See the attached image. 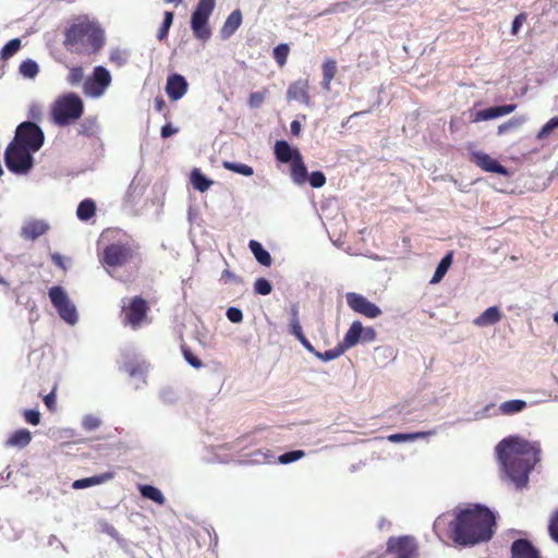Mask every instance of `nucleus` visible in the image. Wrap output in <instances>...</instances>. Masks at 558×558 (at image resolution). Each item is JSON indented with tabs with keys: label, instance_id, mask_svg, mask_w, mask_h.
<instances>
[{
	"label": "nucleus",
	"instance_id": "nucleus-1",
	"mask_svg": "<svg viewBox=\"0 0 558 558\" xmlns=\"http://www.w3.org/2000/svg\"><path fill=\"white\" fill-rule=\"evenodd\" d=\"M448 513L440 514L434 522L438 536L446 535L461 546H473L488 542L494 535L495 515L485 506L469 505L454 508L452 519Z\"/></svg>",
	"mask_w": 558,
	"mask_h": 558
},
{
	"label": "nucleus",
	"instance_id": "nucleus-2",
	"mask_svg": "<svg viewBox=\"0 0 558 558\" xmlns=\"http://www.w3.org/2000/svg\"><path fill=\"white\" fill-rule=\"evenodd\" d=\"M496 450L508 476L517 487L526 486L530 472L539 462V444L520 436H509L498 444Z\"/></svg>",
	"mask_w": 558,
	"mask_h": 558
},
{
	"label": "nucleus",
	"instance_id": "nucleus-3",
	"mask_svg": "<svg viewBox=\"0 0 558 558\" xmlns=\"http://www.w3.org/2000/svg\"><path fill=\"white\" fill-rule=\"evenodd\" d=\"M101 240L106 241L100 262L109 267H122L135 255L138 245L124 231L120 229H106L101 233Z\"/></svg>",
	"mask_w": 558,
	"mask_h": 558
},
{
	"label": "nucleus",
	"instance_id": "nucleus-4",
	"mask_svg": "<svg viewBox=\"0 0 558 558\" xmlns=\"http://www.w3.org/2000/svg\"><path fill=\"white\" fill-rule=\"evenodd\" d=\"M104 44V32L94 23H76L65 32L64 45L66 49L78 54H95L102 48Z\"/></svg>",
	"mask_w": 558,
	"mask_h": 558
},
{
	"label": "nucleus",
	"instance_id": "nucleus-5",
	"mask_svg": "<svg viewBox=\"0 0 558 558\" xmlns=\"http://www.w3.org/2000/svg\"><path fill=\"white\" fill-rule=\"evenodd\" d=\"M84 113V102L75 93L59 96L51 105L50 116L58 126H66L76 122Z\"/></svg>",
	"mask_w": 558,
	"mask_h": 558
},
{
	"label": "nucleus",
	"instance_id": "nucleus-6",
	"mask_svg": "<svg viewBox=\"0 0 558 558\" xmlns=\"http://www.w3.org/2000/svg\"><path fill=\"white\" fill-rule=\"evenodd\" d=\"M31 151L24 145H19L12 141L4 151V163L7 168L16 174L27 173L34 163V159Z\"/></svg>",
	"mask_w": 558,
	"mask_h": 558
},
{
	"label": "nucleus",
	"instance_id": "nucleus-7",
	"mask_svg": "<svg viewBox=\"0 0 558 558\" xmlns=\"http://www.w3.org/2000/svg\"><path fill=\"white\" fill-rule=\"evenodd\" d=\"M214 9L215 0H198L191 16V29L195 38L206 41L211 36L208 20Z\"/></svg>",
	"mask_w": 558,
	"mask_h": 558
},
{
	"label": "nucleus",
	"instance_id": "nucleus-8",
	"mask_svg": "<svg viewBox=\"0 0 558 558\" xmlns=\"http://www.w3.org/2000/svg\"><path fill=\"white\" fill-rule=\"evenodd\" d=\"M149 305L142 296L130 299L122 307V324L136 330L148 323Z\"/></svg>",
	"mask_w": 558,
	"mask_h": 558
},
{
	"label": "nucleus",
	"instance_id": "nucleus-9",
	"mask_svg": "<svg viewBox=\"0 0 558 558\" xmlns=\"http://www.w3.org/2000/svg\"><path fill=\"white\" fill-rule=\"evenodd\" d=\"M13 141L19 145H24L31 151L36 153L41 148L45 135L36 123L26 121L16 128Z\"/></svg>",
	"mask_w": 558,
	"mask_h": 558
},
{
	"label": "nucleus",
	"instance_id": "nucleus-10",
	"mask_svg": "<svg viewBox=\"0 0 558 558\" xmlns=\"http://www.w3.org/2000/svg\"><path fill=\"white\" fill-rule=\"evenodd\" d=\"M386 558H417L418 546L413 536L389 537L385 551Z\"/></svg>",
	"mask_w": 558,
	"mask_h": 558
},
{
	"label": "nucleus",
	"instance_id": "nucleus-11",
	"mask_svg": "<svg viewBox=\"0 0 558 558\" xmlns=\"http://www.w3.org/2000/svg\"><path fill=\"white\" fill-rule=\"evenodd\" d=\"M49 298L52 305L57 308L60 317L66 323L73 325L77 320L75 306L69 300L65 291L59 287H51L49 289Z\"/></svg>",
	"mask_w": 558,
	"mask_h": 558
},
{
	"label": "nucleus",
	"instance_id": "nucleus-12",
	"mask_svg": "<svg viewBox=\"0 0 558 558\" xmlns=\"http://www.w3.org/2000/svg\"><path fill=\"white\" fill-rule=\"evenodd\" d=\"M111 84V75L109 71L98 65L94 69L92 77L87 78L84 84L85 94L93 97H100Z\"/></svg>",
	"mask_w": 558,
	"mask_h": 558
},
{
	"label": "nucleus",
	"instance_id": "nucleus-13",
	"mask_svg": "<svg viewBox=\"0 0 558 558\" xmlns=\"http://www.w3.org/2000/svg\"><path fill=\"white\" fill-rule=\"evenodd\" d=\"M345 301L352 311L367 318H376L381 314V310L376 304L356 292H348Z\"/></svg>",
	"mask_w": 558,
	"mask_h": 558
},
{
	"label": "nucleus",
	"instance_id": "nucleus-14",
	"mask_svg": "<svg viewBox=\"0 0 558 558\" xmlns=\"http://www.w3.org/2000/svg\"><path fill=\"white\" fill-rule=\"evenodd\" d=\"M470 160L483 171L508 175L506 167L500 165L498 160L483 151H473L470 154Z\"/></svg>",
	"mask_w": 558,
	"mask_h": 558
},
{
	"label": "nucleus",
	"instance_id": "nucleus-15",
	"mask_svg": "<svg viewBox=\"0 0 558 558\" xmlns=\"http://www.w3.org/2000/svg\"><path fill=\"white\" fill-rule=\"evenodd\" d=\"M187 82L181 74H171L167 78L166 93L173 101L181 99L187 92Z\"/></svg>",
	"mask_w": 558,
	"mask_h": 558
},
{
	"label": "nucleus",
	"instance_id": "nucleus-16",
	"mask_svg": "<svg viewBox=\"0 0 558 558\" xmlns=\"http://www.w3.org/2000/svg\"><path fill=\"white\" fill-rule=\"evenodd\" d=\"M511 558H541V556L530 541L519 538L511 545Z\"/></svg>",
	"mask_w": 558,
	"mask_h": 558
},
{
	"label": "nucleus",
	"instance_id": "nucleus-17",
	"mask_svg": "<svg viewBox=\"0 0 558 558\" xmlns=\"http://www.w3.org/2000/svg\"><path fill=\"white\" fill-rule=\"evenodd\" d=\"M308 82L306 80H299L289 85L287 90L288 100H295L301 104L308 105Z\"/></svg>",
	"mask_w": 558,
	"mask_h": 558
},
{
	"label": "nucleus",
	"instance_id": "nucleus-18",
	"mask_svg": "<svg viewBox=\"0 0 558 558\" xmlns=\"http://www.w3.org/2000/svg\"><path fill=\"white\" fill-rule=\"evenodd\" d=\"M290 332L302 343L307 351H314V347L304 336L299 318V306L298 304L291 305V319H290Z\"/></svg>",
	"mask_w": 558,
	"mask_h": 558
},
{
	"label": "nucleus",
	"instance_id": "nucleus-19",
	"mask_svg": "<svg viewBox=\"0 0 558 558\" xmlns=\"http://www.w3.org/2000/svg\"><path fill=\"white\" fill-rule=\"evenodd\" d=\"M515 108H517V105L509 104V105L490 107V108H487L484 110H480L475 113L473 121L474 122L487 121V120H492V119H495L498 117H502V116L513 112L515 110Z\"/></svg>",
	"mask_w": 558,
	"mask_h": 558
},
{
	"label": "nucleus",
	"instance_id": "nucleus-20",
	"mask_svg": "<svg viewBox=\"0 0 558 558\" xmlns=\"http://www.w3.org/2000/svg\"><path fill=\"white\" fill-rule=\"evenodd\" d=\"M274 153L276 159L282 163L292 162L296 159V155L300 154L298 149L292 148L286 141H277L274 147Z\"/></svg>",
	"mask_w": 558,
	"mask_h": 558
},
{
	"label": "nucleus",
	"instance_id": "nucleus-21",
	"mask_svg": "<svg viewBox=\"0 0 558 558\" xmlns=\"http://www.w3.org/2000/svg\"><path fill=\"white\" fill-rule=\"evenodd\" d=\"M363 331L364 327L362 326V323L359 320L353 322L349 327L348 331L345 332L343 340L340 342V344L343 347L344 350L354 347L361 340Z\"/></svg>",
	"mask_w": 558,
	"mask_h": 558
},
{
	"label": "nucleus",
	"instance_id": "nucleus-22",
	"mask_svg": "<svg viewBox=\"0 0 558 558\" xmlns=\"http://www.w3.org/2000/svg\"><path fill=\"white\" fill-rule=\"evenodd\" d=\"M501 319V313L497 306H490L474 319V324L480 327L495 325Z\"/></svg>",
	"mask_w": 558,
	"mask_h": 558
},
{
	"label": "nucleus",
	"instance_id": "nucleus-23",
	"mask_svg": "<svg viewBox=\"0 0 558 558\" xmlns=\"http://www.w3.org/2000/svg\"><path fill=\"white\" fill-rule=\"evenodd\" d=\"M32 441V434L26 428H21L13 432L8 438L5 445L8 447L24 448Z\"/></svg>",
	"mask_w": 558,
	"mask_h": 558
},
{
	"label": "nucleus",
	"instance_id": "nucleus-24",
	"mask_svg": "<svg viewBox=\"0 0 558 558\" xmlns=\"http://www.w3.org/2000/svg\"><path fill=\"white\" fill-rule=\"evenodd\" d=\"M48 230V225L44 221H31L23 227L22 234L25 239L35 240L45 234Z\"/></svg>",
	"mask_w": 558,
	"mask_h": 558
},
{
	"label": "nucleus",
	"instance_id": "nucleus-25",
	"mask_svg": "<svg viewBox=\"0 0 558 558\" xmlns=\"http://www.w3.org/2000/svg\"><path fill=\"white\" fill-rule=\"evenodd\" d=\"M291 178L296 184H304L307 180V169L301 154L291 162Z\"/></svg>",
	"mask_w": 558,
	"mask_h": 558
},
{
	"label": "nucleus",
	"instance_id": "nucleus-26",
	"mask_svg": "<svg viewBox=\"0 0 558 558\" xmlns=\"http://www.w3.org/2000/svg\"><path fill=\"white\" fill-rule=\"evenodd\" d=\"M113 477V473L107 472L92 477H85L73 482L72 487L74 489H83L94 485L102 484Z\"/></svg>",
	"mask_w": 558,
	"mask_h": 558
},
{
	"label": "nucleus",
	"instance_id": "nucleus-27",
	"mask_svg": "<svg viewBox=\"0 0 558 558\" xmlns=\"http://www.w3.org/2000/svg\"><path fill=\"white\" fill-rule=\"evenodd\" d=\"M242 13L240 10H234L226 20L221 34L223 37H230L241 25Z\"/></svg>",
	"mask_w": 558,
	"mask_h": 558
},
{
	"label": "nucleus",
	"instance_id": "nucleus-28",
	"mask_svg": "<svg viewBox=\"0 0 558 558\" xmlns=\"http://www.w3.org/2000/svg\"><path fill=\"white\" fill-rule=\"evenodd\" d=\"M248 247L253 255L255 256L256 260L263 265V266H270L271 265V256L270 254L263 247V245L255 241L251 240L248 243Z\"/></svg>",
	"mask_w": 558,
	"mask_h": 558
},
{
	"label": "nucleus",
	"instance_id": "nucleus-29",
	"mask_svg": "<svg viewBox=\"0 0 558 558\" xmlns=\"http://www.w3.org/2000/svg\"><path fill=\"white\" fill-rule=\"evenodd\" d=\"M323 88L326 90H330L331 81L335 78L337 74V63L332 59H327L323 62Z\"/></svg>",
	"mask_w": 558,
	"mask_h": 558
},
{
	"label": "nucleus",
	"instance_id": "nucleus-30",
	"mask_svg": "<svg viewBox=\"0 0 558 558\" xmlns=\"http://www.w3.org/2000/svg\"><path fill=\"white\" fill-rule=\"evenodd\" d=\"M96 214V204L93 199L86 198L82 201L76 209L77 218L82 221H87Z\"/></svg>",
	"mask_w": 558,
	"mask_h": 558
},
{
	"label": "nucleus",
	"instance_id": "nucleus-31",
	"mask_svg": "<svg viewBox=\"0 0 558 558\" xmlns=\"http://www.w3.org/2000/svg\"><path fill=\"white\" fill-rule=\"evenodd\" d=\"M452 255L453 253L449 252L441 258L430 279V283H438L445 277L446 272L452 264Z\"/></svg>",
	"mask_w": 558,
	"mask_h": 558
},
{
	"label": "nucleus",
	"instance_id": "nucleus-32",
	"mask_svg": "<svg viewBox=\"0 0 558 558\" xmlns=\"http://www.w3.org/2000/svg\"><path fill=\"white\" fill-rule=\"evenodd\" d=\"M526 402L524 400L515 399L505 401L499 405V411L504 415H512L523 411L526 408Z\"/></svg>",
	"mask_w": 558,
	"mask_h": 558
},
{
	"label": "nucleus",
	"instance_id": "nucleus-33",
	"mask_svg": "<svg viewBox=\"0 0 558 558\" xmlns=\"http://www.w3.org/2000/svg\"><path fill=\"white\" fill-rule=\"evenodd\" d=\"M140 492L143 497L155 501L158 505H163L166 502V498L162 493L155 486L151 485H141Z\"/></svg>",
	"mask_w": 558,
	"mask_h": 558
},
{
	"label": "nucleus",
	"instance_id": "nucleus-34",
	"mask_svg": "<svg viewBox=\"0 0 558 558\" xmlns=\"http://www.w3.org/2000/svg\"><path fill=\"white\" fill-rule=\"evenodd\" d=\"M191 182H192L194 189H196L199 192L207 191L210 187V185L213 184V181L207 179L198 169H194L192 171Z\"/></svg>",
	"mask_w": 558,
	"mask_h": 558
},
{
	"label": "nucleus",
	"instance_id": "nucleus-35",
	"mask_svg": "<svg viewBox=\"0 0 558 558\" xmlns=\"http://www.w3.org/2000/svg\"><path fill=\"white\" fill-rule=\"evenodd\" d=\"M344 351L345 350L343 349V347L340 343H338L337 347H335L331 350H327L325 352H319L315 348H314V351H310V352L312 354H314L317 359H319L324 362H328V361L338 359L340 355H342L344 353Z\"/></svg>",
	"mask_w": 558,
	"mask_h": 558
},
{
	"label": "nucleus",
	"instance_id": "nucleus-36",
	"mask_svg": "<svg viewBox=\"0 0 558 558\" xmlns=\"http://www.w3.org/2000/svg\"><path fill=\"white\" fill-rule=\"evenodd\" d=\"M222 167L229 171H232L238 174H242L245 177H251L254 173V170L251 166L244 163H238L233 161L225 160L222 161Z\"/></svg>",
	"mask_w": 558,
	"mask_h": 558
},
{
	"label": "nucleus",
	"instance_id": "nucleus-37",
	"mask_svg": "<svg viewBox=\"0 0 558 558\" xmlns=\"http://www.w3.org/2000/svg\"><path fill=\"white\" fill-rule=\"evenodd\" d=\"M173 13L170 12V11H166L165 14H163V22L162 24L160 25L158 32H157V39L158 40H163L168 37V34H169V29L173 23Z\"/></svg>",
	"mask_w": 558,
	"mask_h": 558
},
{
	"label": "nucleus",
	"instance_id": "nucleus-38",
	"mask_svg": "<svg viewBox=\"0 0 558 558\" xmlns=\"http://www.w3.org/2000/svg\"><path fill=\"white\" fill-rule=\"evenodd\" d=\"M289 52L290 47L287 44H279L277 47H275L272 56L280 68L286 65Z\"/></svg>",
	"mask_w": 558,
	"mask_h": 558
},
{
	"label": "nucleus",
	"instance_id": "nucleus-39",
	"mask_svg": "<svg viewBox=\"0 0 558 558\" xmlns=\"http://www.w3.org/2000/svg\"><path fill=\"white\" fill-rule=\"evenodd\" d=\"M268 95V89L263 88L259 92H253L248 95L247 105L252 109L259 108L263 102L265 101L266 97Z\"/></svg>",
	"mask_w": 558,
	"mask_h": 558
},
{
	"label": "nucleus",
	"instance_id": "nucleus-40",
	"mask_svg": "<svg viewBox=\"0 0 558 558\" xmlns=\"http://www.w3.org/2000/svg\"><path fill=\"white\" fill-rule=\"evenodd\" d=\"M39 71L38 64L31 59L23 61L20 65V72L23 76L34 78Z\"/></svg>",
	"mask_w": 558,
	"mask_h": 558
},
{
	"label": "nucleus",
	"instance_id": "nucleus-41",
	"mask_svg": "<svg viewBox=\"0 0 558 558\" xmlns=\"http://www.w3.org/2000/svg\"><path fill=\"white\" fill-rule=\"evenodd\" d=\"M21 48V40L19 38L11 39L8 41L1 50V59L8 60L14 56Z\"/></svg>",
	"mask_w": 558,
	"mask_h": 558
},
{
	"label": "nucleus",
	"instance_id": "nucleus-42",
	"mask_svg": "<svg viewBox=\"0 0 558 558\" xmlns=\"http://www.w3.org/2000/svg\"><path fill=\"white\" fill-rule=\"evenodd\" d=\"M523 122H524V119L522 117H513L510 120H508L507 122L500 124L498 126L497 132L499 135L505 134L511 130L518 129L519 126L522 125Z\"/></svg>",
	"mask_w": 558,
	"mask_h": 558
},
{
	"label": "nucleus",
	"instance_id": "nucleus-43",
	"mask_svg": "<svg viewBox=\"0 0 558 558\" xmlns=\"http://www.w3.org/2000/svg\"><path fill=\"white\" fill-rule=\"evenodd\" d=\"M181 351L184 356V360L194 368H201L203 366V362L192 352V350L186 345H181Z\"/></svg>",
	"mask_w": 558,
	"mask_h": 558
},
{
	"label": "nucleus",
	"instance_id": "nucleus-44",
	"mask_svg": "<svg viewBox=\"0 0 558 558\" xmlns=\"http://www.w3.org/2000/svg\"><path fill=\"white\" fill-rule=\"evenodd\" d=\"M425 434L424 433H411V434H403V433H398V434H391L387 437V439L390 441V442H402V441H411V440H415L417 438H421L423 437Z\"/></svg>",
	"mask_w": 558,
	"mask_h": 558
},
{
	"label": "nucleus",
	"instance_id": "nucleus-45",
	"mask_svg": "<svg viewBox=\"0 0 558 558\" xmlns=\"http://www.w3.org/2000/svg\"><path fill=\"white\" fill-rule=\"evenodd\" d=\"M272 291L271 283L265 278H258L254 282V292L259 295H268Z\"/></svg>",
	"mask_w": 558,
	"mask_h": 558
},
{
	"label": "nucleus",
	"instance_id": "nucleus-46",
	"mask_svg": "<svg viewBox=\"0 0 558 558\" xmlns=\"http://www.w3.org/2000/svg\"><path fill=\"white\" fill-rule=\"evenodd\" d=\"M305 452L303 450H293L286 452L278 457V462L281 464H288L303 458Z\"/></svg>",
	"mask_w": 558,
	"mask_h": 558
},
{
	"label": "nucleus",
	"instance_id": "nucleus-47",
	"mask_svg": "<svg viewBox=\"0 0 558 558\" xmlns=\"http://www.w3.org/2000/svg\"><path fill=\"white\" fill-rule=\"evenodd\" d=\"M84 77V71L81 66H73L68 74V83L72 86L78 85Z\"/></svg>",
	"mask_w": 558,
	"mask_h": 558
},
{
	"label": "nucleus",
	"instance_id": "nucleus-48",
	"mask_svg": "<svg viewBox=\"0 0 558 558\" xmlns=\"http://www.w3.org/2000/svg\"><path fill=\"white\" fill-rule=\"evenodd\" d=\"M556 128H558V117L551 118L537 133V138L547 137Z\"/></svg>",
	"mask_w": 558,
	"mask_h": 558
},
{
	"label": "nucleus",
	"instance_id": "nucleus-49",
	"mask_svg": "<svg viewBox=\"0 0 558 558\" xmlns=\"http://www.w3.org/2000/svg\"><path fill=\"white\" fill-rule=\"evenodd\" d=\"M548 533L549 536L558 543V509L554 511L550 515L549 522H548Z\"/></svg>",
	"mask_w": 558,
	"mask_h": 558
},
{
	"label": "nucleus",
	"instance_id": "nucleus-50",
	"mask_svg": "<svg viewBox=\"0 0 558 558\" xmlns=\"http://www.w3.org/2000/svg\"><path fill=\"white\" fill-rule=\"evenodd\" d=\"M308 182L312 187L319 189L325 185L326 177L322 171H314L307 175Z\"/></svg>",
	"mask_w": 558,
	"mask_h": 558
},
{
	"label": "nucleus",
	"instance_id": "nucleus-51",
	"mask_svg": "<svg viewBox=\"0 0 558 558\" xmlns=\"http://www.w3.org/2000/svg\"><path fill=\"white\" fill-rule=\"evenodd\" d=\"M82 425L85 430L90 432L99 427L100 421L94 415H87L83 418Z\"/></svg>",
	"mask_w": 558,
	"mask_h": 558
},
{
	"label": "nucleus",
	"instance_id": "nucleus-52",
	"mask_svg": "<svg viewBox=\"0 0 558 558\" xmlns=\"http://www.w3.org/2000/svg\"><path fill=\"white\" fill-rule=\"evenodd\" d=\"M23 416H24V420L27 423H29V424H32L34 426H36V425H38L40 423V417L41 416H40L39 411H37V410H33V409L32 410H25L24 413H23Z\"/></svg>",
	"mask_w": 558,
	"mask_h": 558
},
{
	"label": "nucleus",
	"instance_id": "nucleus-53",
	"mask_svg": "<svg viewBox=\"0 0 558 558\" xmlns=\"http://www.w3.org/2000/svg\"><path fill=\"white\" fill-rule=\"evenodd\" d=\"M226 315L231 323H241L243 320V313L236 307H229Z\"/></svg>",
	"mask_w": 558,
	"mask_h": 558
},
{
	"label": "nucleus",
	"instance_id": "nucleus-54",
	"mask_svg": "<svg viewBox=\"0 0 558 558\" xmlns=\"http://www.w3.org/2000/svg\"><path fill=\"white\" fill-rule=\"evenodd\" d=\"M527 15L526 13L522 12L518 14L514 20L512 21L511 25V34L517 35L519 33L520 27L523 25V23L526 22Z\"/></svg>",
	"mask_w": 558,
	"mask_h": 558
},
{
	"label": "nucleus",
	"instance_id": "nucleus-55",
	"mask_svg": "<svg viewBox=\"0 0 558 558\" xmlns=\"http://www.w3.org/2000/svg\"><path fill=\"white\" fill-rule=\"evenodd\" d=\"M221 279L228 283L230 281H233L235 283H241L242 282V279L240 277H238L236 275H234L231 270L229 269H225L222 271V275H221Z\"/></svg>",
	"mask_w": 558,
	"mask_h": 558
},
{
	"label": "nucleus",
	"instance_id": "nucleus-56",
	"mask_svg": "<svg viewBox=\"0 0 558 558\" xmlns=\"http://www.w3.org/2000/svg\"><path fill=\"white\" fill-rule=\"evenodd\" d=\"M110 60H111V62H113L118 65H123L125 63V58L120 50H113L110 53Z\"/></svg>",
	"mask_w": 558,
	"mask_h": 558
},
{
	"label": "nucleus",
	"instance_id": "nucleus-57",
	"mask_svg": "<svg viewBox=\"0 0 558 558\" xmlns=\"http://www.w3.org/2000/svg\"><path fill=\"white\" fill-rule=\"evenodd\" d=\"M375 338H376V331L374 328H372V327L364 328V331L362 332L361 340L371 342V341L375 340Z\"/></svg>",
	"mask_w": 558,
	"mask_h": 558
},
{
	"label": "nucleus",
	"instance_id": "nucleus-58",
	"mask_svg": "<svg viewBox=\"0 0 558 558\" xmlns=\"http://www.w3.org/2000/svg\"><path fill=\"white\" fill-rule=\"evenodd\" d=\"M44 402L46 404V407L50 410V411H54L56 410V395H54V389L48 393L47 396H45L44 398Z\"/></svg>",
	"mask_w": 558,
	"mask_h": 558
},
{
	"label": "nucleus",
	"instance_id": "nucleus-59",
	"mask_svg": "<svg viewBox=\"0 0 558 558\" xmlns=\"http://www.w3.org/2000/svg\"><path fill=\"white\" fill-rule=\"evenodd\" d=\"M252 458L258 462L260 461L259 458H263V461H265V462H270L274 457L271 454H269L268 452H263L262 450H256L252 453Z\"/></svg>",
	"mask_w": 558,
	"mask_h": 558
},
{
	"label": "nucleus",
	"instance_id": "nucleus-60",
	"mask_svg": "<svg viewBox=\"0 0 558 558\" xmlns=\"http://www.w3.org/2000/svg\"><path fill=\"white\" fill-rule=\"evenodd\" d=\"M178 132V129L173 128L170 123L165 124L161 128V136L163 138L170 137Z\"/></svg>",
	"mask_w": 558,
	"mask_h": 558
},
{
	"label": "nucleus",
	"instance_id": "nucleus-61",
	"mask_svg": "<svg viewBox=\"0 0 558 558\" xmlns=\"http://www.w3.org/2000/svg\"><path fill=\"white\" fill-rule=\"evenodd\" d=\"M291 133L294 136H299L301 133V123L298 120H293L290 124Z\"/></svg>",
	"mask_w": 558,
	"mask_h": 558
},
{
	"label": "nucleus",
	"instance_id": "nucleus-62",
	"mask_svg": "<svg viewBox=\"0 0 558 558\" xmlns=\"http://www.w3.org/2000/svg\"><path fill=\"white\" fill-rule=\"evenodd\" d=\"M51 260L53 262V264L60 268H65L64 267V263H63V257L58 254V253H54L51 255Z\"/></svg>",
	"mask_w": 558,
	"mask_h": 558
},
{
	"label": "nucleus",
	"instance_id": "nucleus-63",
	"mask_svg": "<svg viewBox=\"0 0 558 558\" xmlns=\"http://www.w3.org/2000/svg\"><path fill=\"white\" fill-rule=\"evenodd\" d=\"M166 108V102L162 97H157L155 99V109L159 112L163 111Z\"/></svg>",
	"mask_w": 558,
	"mask_h": 558
},
{
	"label": "nucleus",
	"instance_id": "nucleus-64",
	"mask_svg": "<svg viewBox=\"0 0 558 558\" xmlns=\"http://www.w3.org/2000/svg\"><path fill=\"white\" fill-rule=\"evenodd\" d=\"M166 3H174L175 5H179L183 2V0H165Z\"/></svg>",
	"mask_w": 558,
	"mask_h": 558
}]
</instances>
